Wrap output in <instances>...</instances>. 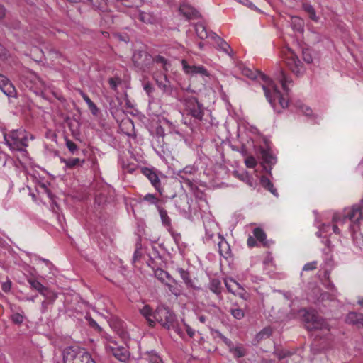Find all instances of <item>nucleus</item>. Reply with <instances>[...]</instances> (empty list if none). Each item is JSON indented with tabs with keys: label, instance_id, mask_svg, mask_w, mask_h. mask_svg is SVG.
Instances as JSON below:
<instances>
[{
	"label": "nucleus",
	"instance_id": "1",
	"mask_svg": "<svg viewBox=\"0 0 363 363\" xmlns=\"http://www.w3.org/2000/svg\"><path fill=\"white\" fill-rule=\"evenodd\" d=\"M4 139L11 151H26L28 147V133L23 129L13 130L4 133Z\"/></svg>",
	"mask_w": 363,
	"mask_h": 363
},
{
	"label": "nucleus",
	"instance_id": "2",
	"mask_svg": "<svg viewBox=\"0 0 363 363\" xmlns=\"http://www.w3.org/2000/svg\"><path fill=\"white\" fill-rule=\"evenodd\" d=\"M303 321L308 330H327L330 331V325L327 321L319 316L315 311L303 310Z\"/></svg>",
	"mask_w": 363,
	"mask_h": 363
},
{
	"label": "nucleus",
	"instance_id": "3",
	"mask_svg": "<svg viewBox=\"0 0 363 363\" xmlns=\"http://www.w3.org/2000/svg\"><path fill=\"white\" fill-rule=\"evenodd\" d=\"M105 339L106 340V352L112 354L120 362H127L130 357V352L128 348L123 344L120 345L109 335H106Z\"/></svg>",
	"mask_w": 363,
	"mask_h": 363
},
{
	"label": "nucleus",
	"instance_id": "4",
	"mask_svg": "<svg viewBox=\"0 0 363 363\" xmlns=\"http://www.w3.org/2000/svg\"><path fill=\"white\" fill-rule=\"evenodd\" d=\"M182 102L187 115L191 116L194 121H202L205 108L197 98L192 96H184Z\"/></svg>",
	"mask_w": 363,
	"mask_h": 363
},
{
	"label": "nucleus",
	"instance_id": "5",
	"mask_svg": "<svg viewBox=\"0 0 363 363\" xmlns=\"http://www.w3.org/2000/svg\"><path fill=\"white\" fill-rule=\"evenodd\" d=\"M63 361L64 363H96L88 352L72 347L64 350Z\"/></svg>",
	"mask_w": 363,
	"mask_h": 363
},
{
	"label": "nucleus",
	"instance_id": "6",
	"mask_svg": "<svg viewBox=\"0 0 363 363\" xmlns=\"http://www.w3.org/2000/svg\"><path fill=\"white\" fill-rule=\"evenodd\" d=\"M153 318L164 328L167 330L174 328L176 315L169 308L163 306H158L153 313Z\"/></svg>",
	"mask_w": 363,
	"mask_h": 363
},
{
	"label": "nucleus",
	"instance_id": "7",
	"mask_svg": "<svg viewBox=\"0 0 363 363\" xmlns=\"http://www.w3.org/2000/svg\"><path fill=\"white\" fill-rule=\"evenodd\" d=\"M265 96L271 106L275 107V101L279 99V103L283 108L289 106V99H285L281 95L277 85L272 81H269L267 84L262 85Z\"/></svg>",
	"mask_w": 363,
	"mask_h": 363
},
{
	"label": "nucleus",
	"instance_id": "8",
	"mask_svg": "<svg viewBox=\"0 0 363 363\" xmlns=\"http://www.w3.org/2000/svg\"><path fill=\"white\" fill-rule=\"evenodd\" d=\"M285 62L289 69L297 77H300L304 72L302 62L293 50H289Z\"/></svg>",
	"mask_w": 363,
	"mask_h": 363
},
{
	"label": "nucleus",
	"instance_id": "9",
	"mask_svg": "<svg viewBox=\"0 0 363 363\" xmlns=\"http://www.w3.org/2000/svg\"><path fill=\"white\" fill-rule=\"evenodd\" d=\"M152 59V56L147 52L141 50H135L132 57L135 67L143 70H145L149 67Z\"/></svg>",
	"mask_w": 363,
	"mask_h": 363
},
{
	"label": "nucleus",
	"instance_id": "10",
	"mask_svg": "<svg viewBox=\"0 0 363 363\" xmlns=\"http://www.w3.org/2000/svg\"><path fill=\"white\" fill-rule=\"evenodd\" d=\"M182 65L184 73L187 75L194 77V76H201V77H209L210 73L207 70V69L203 65H190L188 64L186 60H182Z\"/></svg>",
	"mask_w": 363,
	"mask_h": 363
},
{
	"label": "nucleus",
	"instance_id": "11",
	"mask_svg": "<svg viewBox=\"0 0 363 363\" xmlns=\"http://www.w3.org/2000/svg\"><path fill=\"white\" fill-rule=\"evenodd\" d=\"M363 218V199L359 203L353 205L351 208L345 210L344 220H349L352 223L358 222Z\"/></svg>",
	"mask_w": 363,
	"mask_h": 363
},
{
	"label": "nucleus",
	"instance_id": "12",
	"mask_svg": "<svg viewBox=\"0 0 363 363\" xmlns=\"http://www.w3.org/2000/svg\"><path fill=\"white\" fill-rule=\"evenodd\" d=\"M140 172L149 179L155 189L162 194L163 189L156 170L153 168L142 167L140 168Z\"/></svg>",
	"mask_w": 363,
	"mask_h": 363
},
{
	"label": "nucleus",
	"instance_id": "13",
	"mask_svg": "<svg viewBox=\"0 0 363 363\" xmlns=\"http://www.w3.org/2000/svg\"><path fill=\"white\" fill-rule=\"evenodd\" d=\"M28 282L30 285V287L33 289L38 291L41 295L44 296L45 298L50 299L51 302H53L56 298L57 295L54 293H51L48 289L44 286L40 281H38L35 278H28Z\"/></svg>",
	"mask_w": 363,
	"mask_h": 363
},
{
	"label": "nucleus",
	"instance_id": "14",
	"mask_svg": "<svg viewBox=\"0 0 363 363\" xmlns=\"http://www.w3.org/2000/svg\"><path fill=\"white\" fill-rule=\"evenodd\" d=\"M276 79L281 83L283 90L288 95L290 89L289 86L293 84L291 77L286 73L283 68L277 67L274 73Z\"/></svg>",
	"mask_w": 363,
	"mask_h": 363
},
{
	"label": "nucleus",
	"instance_id": "15",
	"mask_svg": "<svg viewBox=\"0 0 363 363\" xmlns=\"http://www.w3.org/2000/svg\"><path fill=\"white\" fill-rule=\"evenodd\" d=\"M0 89L8 97H15L16 95V90L13 84L1 74H0Z\"/></svg>",
	"mask_w": 363,
	"mask_h": 363
},
{
	"label": "nucleus",
	"instance_id": "16",
	"mask_svg": "<svg viewBox=\"0 0 363 363\" xmlns=\"http://www.w3.org/2000/svg\"><path fill=\"white\" fill-rule=\"evenodd\" d=\"M179 12L187 20L197 19L201 17L199 12L189 4H183L179 6Z\"/></svg>",
	"mask_w": 363,
	"mask_h": 363
},
{
	"label": "nucleus",
	"instance_id": "17",
	"mask_svg": "<svg viewBox=\"0 0 363 363\" xmlns=\"http://www.w3.org/2000/svg\"><path fill=\"white\" fill-rule=\"evenodd\" d=\"M23 82L26 84L27 86L32 88L35 85L43 84L41 79L33 72L29 70L27 71L23 75Z\"/></svg>",
	"mask_w": 363,
	"mask_h": 363
},
{
	"label": "nucleus",
	"instance_id": "18",
	"mask_svg": "<svg viewBox=\"0 0 363 363\" xmlns=\"http://www.w3.org/2000/svg\"><path fill=\"white\" fill-rule=\"evenodd\" d=\"M263 162L269 165V168L267 166H264V169L269 174H271L272 165L274 164L277 162L276 157L272 154L269 150L262 148L260 151Z\"/></svg>",
	"mask_w": 363,
	"mask_h": 363
},
{
	"label": "nucleus",
	"instance_id": "19",
	"mask_svg": "<svg viewBox=\"0 0 363 363\" xmlns=\"http://www.w3.org/2000/svg\"><path fill=\"white\" fill-rule=\"evenodd\" d=\"M346 322L357 326L363 328V314L357 312H350L346 317Z\"/></svg>",
	"mask_w": 363,
	"mask_h": 363
},
{
	"label": "nucleus",
	"instance_id": "20",
	"mask_svg": "<svg viewBox=\"0 0 363 363\" xmlns=\"http://www.w3.org/2000/svg\"><path fill=\"white\" fill-rule=\"evenodd\" d=\"M218 237L220 239L218 243L219 253L222 257L227 259L231 255L230 245L222 235L219 234Z\"/></svg>",
	"mask_w": 363,
	"mask_h": 363
},
{
	"label": "nucleus",
	"instance_id": "21",
	"mask_svg": "<svg viewBox=\"0 0 363 363\" xmlns=\"http://www.w3.org/2000/svg\"><path fill=\"white\" fill-rule=\"evenodd\" d=\"M208 287L209 290L211 292H213V294H215L220 300L223 299V296H222L223 287H222L221 281L220 279H218L217 278L211 279L210 280Z\"/></svg>",
	"mask_w": 363,
	"mask_h": 363
},
{
	"label": "nucleus",
	"instance_id": "22",
	"mask_svg": "<svg viewBox=\"0 0 363 363\" xmlns=\"http://www.w3.org/2000/svg\"><path fill=\"white\" fill-rule=\"evenodd\" d=\"M253 236L255 239L262 243L265 247H269L271 242L267 240V235L261 228H255L253 230Z\"/></svg>",
	"mask_w": 363,
	"mask_h": 363
},
{
	"label": "nucleus",
	"instance_id": "23",
	"mask_svg": "<svg viewBox=\"0 0 363 363\" xmlns=\"http://www.w3.org/2000/svg\"><path fill=\"white\" fill-rule=\"evenodd\" d=\"M152 62L160 65L164 72H167L171 67L170 61L167 58L160 55L152 56L151 63Z\"/></svg>",
	"mask_w": 363,
	"mask_h": 363
},
{
	"label": "nucleus",
	"instance_id": "24",
	"mask_svg": "<svg viewBox=\"0 0 363 363\" xmlns=\"http://www.w3.org/2000/svg\"><path fill=\"white\" fill-rule=\"evenodd\" d=\"M211 38L214 41V43L218 48L229 54V50H231L230 45L223 39L220 38L216 33H212L211 34Z\"/></svg>",
	"mask_w": 363,
	"mask_h": 363
},
{
	"label": "nucleus",
	"instance_id": "25",
	"mask_svg": "<svg viewBox=\"0 0 363 363\" xmlns=\"http://www.w3.org/2000/svg\"><path fill=\"white\" fill-rule=\"evenodd\" d=\"M157 211L159 212L162 225L166 227L169 232H171L172 230V220L168 216L167 211L162 206H157Z\"/></svg>",
	"mask_w": 363,
	"mask_h": 363
},
{
	"label": "nucleus",
	"instance_id": "26",
	"mask_svg": "<svg viewBox=\"0 0 363 363\" xmlns=\"http://www.w3.org/2000/svg\"><path fill=\"white\" fill-rule=\"evenodd\" d=\"M228 347L230 352L232 353L235 358L242 357L246 354L245 349L241 345L234 346L232 342L230 346H228Z\"/></svg>",
	"mask_w": 363,
	"mask_h": 363
},
{
	"label": "nucleus",
	"instance_id": "27",
	"mask_svg": "<svg viewBox=\"0 0 363 363\" xmlns=\"http://www.w3.org/2000/svg\"><path fill=\"white\" fill-rule=\"evenodd\" d=\"M84 162V160H80L79 158H61V162L64 163L68 169H73L78 166H82Z\"/></svg>",
	"mask_w": 363,
	"mask_h": 363
},
{
	"label": "nucleus",
	"instance_id": "28",
	"mask_svg": "<svg viewBox=\"0 0 363 363\" xmlns=\"http://www.w3.org/2000/svg\"><path fill=\"white\" fill-rule=\"evenodd\" d=\"M242 73L244 75L252 79L257 78V75H259L260 78L265 82L264 84H267L269 82V81H271L265 74L261 72H254L248 68H244L242 70Z\"/></svg>",
	"mask_w": 363,
	"mask_h": 363
},
{
	"label": "nucleus",
	"instance_id": "29",
	"mask_svg": "<svg viewBox=\"0 0 363 363\" xmlns=\"http://www.w3.org/2000/svg\"><path fill=\"white\" fill-rule=\"evenodd\" d=\"M177 271L180 274L181 278L183 279L184 282L187 286L196 289V286L194 284V281L191 279L190 274L188 271L184 269L183 268H177Z\"/></svg>",
	"mask_w": 363,
	"mask_h": 363
},
{
	"label": "nucleus",
	"instance_id": "30",
	"mask_svg": "<svg viewBox=\"0 0 363 363\" xmlns=\"http://www.w3.org/2000/svg\"><path fill=\"white\" fill-rule=\"evenodd\" d=\"M89 1L94 8L98 9L102 12H107L109 9L107 0H87Z\"/></svg>",
	"mask_w": 363,
	"mask_h": 363
},
{
	"label": "nucleus",
	"instance_id": "31",
	"mask_svg": "<svg viewBox=\"0 0 363 363\" xmlns=\"http://www.w3.org/2000/svg\"><path fill=\"white\" fill-rule=\"evenodd\" d=\"M195 30L198 37L201 39H206L210 38L212 33H208L206 26L203 23H196L195 25Z\"/></svg>",
	"mask_w": 363,
	"mask_h": 363
},
{
	"label": "nucleus",
	"instance_id": "32",
	"mask_svg": "<svg viewBox=\"0 0 363 363\" xmlns=\"http://www.w3.org/2000/svg\"><path fill=\"white\" fill-rule=\"evenodd\" d=\"M260 184L265 189L269 191L273 195L278 196L277 191L274 187L273 184L269 178L265 176H262L260 179Z\"/></svg>",
	"mask_w": 363,
	"mask_h": 363
},
{
	"label": "nucleus",
	"instance_id": "33",
	"mask_svg": "<svg viewBox=\"0 0 363 363\" xmlns=\"http://www.w3.org/2000/svg\"><path fill=\"white\" fill-rule=\"evenodd\" d=\"M140 312L143 316H144L147 320L150 326L155 325V321L151 318L153 316L152 308L149 305H145L140 310Z\"/></svg>",
	"mask_w": 363,
	"mask_h": 363
},
{
	"label": "nucleus",
	"instance_id": "34",
	"mask_svg": "<svg viewBox=\"0 0 363 363\" xmlns=\"http://www.w3.org/2000/svg\"><path fill=\"white\" fill-rule=\"evenodd\" d=\"M143 201H145L150 205H155L157 208V206H161L160 204L161 200L152 194H147L145 195L142 199H140L139 202L141 203Z\"/></svg>",
	"mask_w": 363,
	"mask_h": 363
},
{
	"label": "nucleus",
	"instance_id": "35",
	"mask_svg": "<svg viewBox=\"0 0 363 363\" xmlns=\"http://www.w3.org/2000/svg\"><path fill=\"white\" fill-rule=\"evenodd\" d=\"M155 276L157 279L164 284L166 283V280L170 281V279H172V277L170 276V274L162 269H157L155 271Z\"/></svg>",
	"mask_w": 363,
	"mask_h": 363
},
{
	"label": "nucleus",
	"instance_id": "36",
	"mask_svg": "<svg viewBox=\"0 0 363 363\" xmlns=\"http://www.w3.org/2000/svg\"><path fill=\"white\" fill-rule=\"evenodd\" d=\"M303 10L308 13V17L313 21L318 22V17L316 16V12L313 6L309 4H303Z\"/></svg>",
	"mask_w": 363,
	"mask_h": 363
},
{
	"label": "nucleus",
	"instance_id": "37",
	"mask_svg": "<svg viewBox=\"0 0 363 363\" xmlns=\"http://www.w3.org/2000/svg\"><path fill=\"white\" fill-rule=\"evenodd\" d=\"M224 282L227 290L231 294H236L235 287L241 289L240 285L233 279H225Z\"/></svg>",
	"mask_w": 363,
	"mask_h": 363
},
{
	"label": "nucleus",
	"instance_id": "38",
	"mask_svg": "<svg viewBox=\"0 0 363 363\" xmlns=\"http://www.w3.org/2000/svg\"><path fill=\"white\" fill-rule=\"evenodd\" d=\"M211 333L215 339L219 338L220 340H221L226 345L227 347L230 346V343L232 342V341L230 339L225 337L218 330L211 329Z\"/></svg>",
	"mask_w": 363,
	"mask_h": 363
},
{
	"label": "nucleus",
	"instance_id": "39",
	"mask_svg": "<svg viewBox=\"0 0 363 363\" xmlns=\"http://www.w3.org/2000/svg\"><path fill=\"white\" fill-rule=\"evenodd\" d=\"M170 281H172L174 283V285L171 284L169 283H165V285L168 287L169 290L175 296H179L181 294V289L180 286L177 284V281L172 278V279H170Z\"/></svg>",
	"mask_w": 363,
	"mask_h": 363
},
{
	"label": "nucleus",
	"instance_id": "40",
	"mask_svg": "<svg viewBox=\"0 0 363 363\" xmlns=\"http://www.w3.org/2000/svg\"><path fill=\"white\" fill-rule=\"evenodd\" d=\"M229 312L237 320H241L245 317L244 311L239 308H231Z\"/></svg>",
	"mask_w": 363,
	"mask_h": 363
},
{
	"label": "nucleus",
	"instance_id": "41",
	"mask_svg": "<svg viewBox=\"0 0 363 363\" xmlns=\"http://www.w3.org/2000/svg\"><path fill=\"white\" fill-rule=\"evenodd\" d=\"M147 359L150 363H164L161 357L157 354V353L151 351L147 352Z\"/></svg>",
	"mask_w": 363,
	"mask_h": 363
},
{
	"label": "nucleus",
	"instance_id": "42",
	"mask_svg": "<svg viewBox=\"0 0 363 363\" xmlns=\"http://www.w3.org/2000/svg\"><path fill=\"white\" fill-rule=\"evenodd\" d=\"M25 317L22 313H15L11 315V321L17 325H21L24 321Z\"/></svg>",
	"mask_w": 363,
	"mask_h": 363
},
{
	"label": "nucleus",
	"instance_id": "43",
	"mask_svg": "<svg viewBox=\"0 0 363 363\" xmlns=\"http://www.w3.org/2000/svg\"><path fill=\"white\" fill-rule=\"evenodd\" d=\"M108 84L113 90L116 91L118 86L121 84V79L118 77H111L108 79Z\"/></svg>",
	"mask_w": 363,
	"mask_h": 363
},
{
	"label": "nucleus",
	"instance_id": "44",
	"mask_svg": "<svg viewBox=\"0 0 363 363\" xmlns=\"http://www.w3.org/2000/svg\"><path fill=\"white\" fill-rule=\"evenodd\" d=\"M113 328L116 331V333L122 337L125 338L126 336V332L123 330L121 325V322H118L116 323H113Z\"/></svg>",
	"mask_w": 363,
	"mask_h": 363
},
{
	"label": "nucleus",
	"instance_id": "45",
	"mask_svg": "<svg viewBox=\"0 0 363 363\" xmlns=\"http://www.w3.org/2000/svg\"><path fill=\"white\" fill-rule=\"evenodd\" d=\"M66 147L72 154H74L78 150V146L72 140L66 138Z\"/></svg>",
	"mask_w": 363,
	"mask_h": 363
},
{
	"label": "nucleus",
	"instance_id": "46",
	"mask_svg": "<svg viewBox=\"0 0 363 363\" xmlns=\"http://www.w3.org/2000/svg\"><path fill=\"white\" fill-rule=\"evenodd\" d=\"M292 23L294 24V28L298 31H302L303 28V21L301 18L298 17L292 18Z\"/></svg>",
	"mask_w": 363,
	"mask_h": 363
},
{
	"label": "nucleus",
	"instance_id": "47",
	"mask_svg": "<svg viewBox=\"0 0 363 363\" xmlns=\"http://www.w3.org/2000/svg\"><path fill=\"white\" fill-rule=\"evenodd\" d=\"M297 107L303 112L306 116H311L312 114V109L302 104L301 102L297 103Z\"/></svg>",
	"mask_w": 363,
	"mask_h": 363
},
{
	"label": "nucleus",
	"instance_id": "48",
	"mask_svg": "<svg viewBox=\"0 0 363 363\" xmlns=\"http://www.w3.org/2000/svg\"><path fill=\"white\" fill-rule=\"evenodd\" d=\"M142 257V250H141V246L140 244H137L136 249L134 252L133 257V262L134 263L138 262Z\"/></svg>",
	"mask_w": 363,
	"mask_h": 363
},
{
	"label": "nucleus",
	"instance_id": "49",
	"mask_svg": "<svg viewBox=\"0 0 363 363\" xmlns=\"http://www.w3.org/2000/svg\"><path fill=\"white\" fill-rule=\"evenodd\" d=\"M302 54H303V60L306 62V63H311L313 62V57H312V55H311V52L310 50L308 49H303V51H302Z\"/></svg>",
	"mask_w": 363,
	"mask_h": 363
},
{
	"label": "nucleus",
	"instance_id": "50",
	"mask_svg": "<svg viewBox=\"0 0 363 363\" xmlns=\"http://www.w3.org/2000/svg\"><path fill=\"white\" fill-rule=\"evenodd\" d=\"M143 86L147 95L151 96L155 90L153 85L149 82H145L143 84Z\"/></svg>",
	"mask_w": 363,
	"mask_h": 363
},
{
	"label": "nucleus",
	"instance_id": "51",
	"mask_svg": "<svg viewBox=\"0 0 363 363\" xmlns=\"http://www.w3.org/2000/svg\"><path fill=\"white\" fill-rule=\"evenodd\" d=\"M164 82L157 81V85L164 91H169L170 89H169V82H167V77L166 74H164Z\"/></svg>",
	"mask_w": 363,
	"mask_h": 363
},
{
	"label": "nucleus",
	"instance_id": "52",
	"mask_svg": "<svg viewBox=\"0 0 363 363\" xmlns=\"http://www.w3.org/2000/svg\"><path fill=\"white\" fill-rule=\"evenodd\" d=\"M245 163L248 168H254L257 165V161L253 156L247 157L245 160Z\"/></svg>",
	"mask_w": 363,
	"mask_h": 363
},
{
	"label": "nucleus",
	"instance_id": "53",
	"mask_svg": "<svg viewBox=\"0 0 363 363\" xmlns=\"http://www.w3.org/2000/svg\"><path fill=\"white\" fill-rule=\"evenodd\" d=\"M139 19L144 23H151L152 17L151 16L145 12H140L139 13Z\"/></svg>",
	"mask_w": 363,
	"mask_h": 363
},
{
	"label": "nucleus",
	"instance_id": "54",
	"mask_svg": "<svg viewBox=\"0 0 363 363\" xmlns=\"http://www.w3.org/2000/svg\"><path fill=\"white\" fill-rule=\"evenodd\" d=\"M11 286L12 283L11 280L9 278H7L6 281L1 284V289L4 292L8 293L11 291Z\"/></svg>",
	"mask_w": 363,
	"mask_h": 363
},
{
	"label": "nucleus",
	"instance_id": "55",
	"mask_svg": "<svg viewBox=\"0 0 363 363\" xmlns=\"http://www.w3.org/2000/svg\"><path fill=\"white\" fill-rule=\"evenodd\" d=\"M271 334L272 329L270 328H264L258 333L257 336L260 338H263L264 337H269Z\"/></svg>",
	"mask_w": 363,
	"mask_h": 363
},
{
	"label": "nucleus",
	"instance_id": "56",
	"mask_svg": "<svg viewBox=\"0 0 363 363\" xmlns=\"http://www.w3.org/2000/svg\"><path fill=\"white\" fill-rule=\"evenodd\" d=\"M317 268V262L313 261L311 262L306 263L303 268L304 271L314 270Z\"/></svg>",
	"mask_w": 363,
	"mask_h": 363
},
{
	"label": "nucleus",
	"instance_id": "57",
	"mask_svg": "<svg viewBox=\"0 0 363 363\" xmlns=\"http://www.w3.org/2000/svg\"><path fill=\"white\" fill-rule=\"evenodd\" d=\"M88 107L94 116L98 115L99 110L93 101L88 104Z\"/></svg>",
	"mask_w": 363,
	"mask_h": 363
},
{
	"label": "nucleus",
	"instance_id": "58",
	"mask_svg": "<svg viewBox=\"0 0 363 363\" xmlns=\"http://www.w3.org/2000/svg\"><path fill=\"white\" fill-rule=\"evenodd\" d=\"M123 5L127 7H132L135 5L137 0H118Z\"/></svg>",
	"mask_w": 363,
	"mask_h": 363
},
{
	"label": "nucleus",
	"instance_id": "59",
	"mask_svg": "<svg viewBox=\"0 0 363 363\" xmlns=\"http://www.w3.org/2000/svg\"><path fill=\"white\" fill-rule=\"evenodd\" d=\"M9 57V52L4 45L0 44V57L6 59Z\"/></svg>",
	"mask_w": 363,
	"mask_h": 363
},
{
	"label": "nucleus",
	"instance_id": "60",
	"mask_svg": "<svg viewBox=\"0 0 363 363\" xmlns=\"http://www.w3.org/2000/svg\"><path fill=\"white\" fill-rule=\"evenodd\" d=\"M7 10L5 6L0 4V21H3L6 16Z\"/></svg>",
	"mask_w": 363,
	"mask_h": 363
},
{
	"label": "nucleus",
	"instance_id": "61",
	"mask_svg": "<svg viewBox=\"0 0 363 363\" xmlns=\"http://www.w3.org/2000/svg\"><path fill=\"white\" fill-rule=\"evenodd\" d=\"M247 245L250 247H253L256 245V239L254 236H249L247 238Z\"/></svg>",
	"mask_w": 363,
	"mask_h": 363
},
{
	"label": "nucleus",
	"instance_id": "62",
	"mask_svg": "<svg viewBox=\"0 0 363 363\" xmlns=\"http://www.w3.org/2000/svg\"><path fill=\"white\" fill-rule=\"evenodd\" d=\"M185 328H186V333L187 335L190 337H193L194 335H195V331L194 329H192L189 325H185Z\"/></svg>",
	"mask_w": 363,
	"mask_h": 363
},
{
	"label": "nucleus",
	"instance_id": "63",
	"mask_svg": "<svg viewBox=\"0 0 363 363\" xmlns=\"http://www.w3.org/2000/svg\"><path fill=\"white\" fill-rule=\"evenodd\" d=\"M80 95L82 96V97L83 98V99L85 101V102L87 104V105L92 102V101L91 100V99L88 96V95L86 94H85L84 91H80Z\"/></svg>",
	"mask_w": 363,
	"mask_h": 363
},
{
	"label": "nucleus",
	"instance_id": "64",
	"mask_svg": "<svg viewBox=\"0 0 363 363\" xmlns=\"http://www.w3.org/2000/svg\"><path fill=\"white\" fill-rule=\"evenodd\" d=\"M48 302L46 301H43L41 303V313H46V311H48Z\"/></svg>",
	"mask_w": 363,
	"mask_h": 363
}]
</instances>
